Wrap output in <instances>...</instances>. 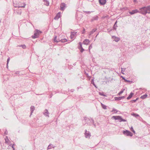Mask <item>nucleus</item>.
Segmentation results:
<instances>
[{
	"label": "nucleus",
	"mask_w": 150,
	"mask_h": 150,
	"mask_svg": "<svg viewBox=\"0 0 150 150\" xmlns=\"http://www.w3.org/2000/svg\"><path fill=\"white\" fill-rule=\"evenodd\" d=\"M42 33L40 30L38 29H36L35 30L34 35L32 36L33 38L35 39L38 38L40 34Z\"/></svg>",
	"instance_id": "obj_1"
},
{
	"label": "nucleus",
	"mask_w": 150,
	"mask_h": 150,
	"mask_svg": "<svg viewBox=\"0 0 150 150\" xmlns=\"http://www.w3.org/2000/svg\"><path fill=\"white\" fill-rule=\"evenodd\" d=\"M139 10L140 11L139 13L144 15H145L147 13H148V11H147L146 6H144L140 8Z\"/></svg>",
	"instance_id": "obj_2"
},
{
	"label": "nucleus",
	"mask_w": 150,
	"mask_h": 150,
	"mask_svg": "<svg viewBox=\"0 0 150 150\" xmlns=\"http://www.w3.org/2000/svg\"><path fill=\"white\" fill-rule=\"evenodd\" d=\"M112 118L115 120H118L119 122L127 121L126 120L122 119V117L120 116H113Z\"/></svg>",
	"instance_id": "obj_3"
},
{
	"label": "nucleus",
	"mask_w": 150,
	"mask_h": 150,
	"mask_svg": "<svg viewBox=\"0 0 150 150\" xmlns=\"http://www.w3.org/2000/svg\"><path fill=\"white\" fill-rule=\"evenodd\" d=\"M122 132L124 135L126 136L132 137L133 135V134L128 130H124Z\"/></svg>",
	"instance_id": "obj_4"
},
{
	"label": "nucleus",
	"mask_w": 150,
	"mask_h": 150,
	"mask_svg": "<svg viewBox=\"0 0 150 150\" xmlns=\"http://www.w3.org/2000/svg\"><path fill=\"white\" fill-rule=\"evenodd\" d=\"M85 132L84 133L85 137L86 138L89 137L91 136V134L89 131H87L86 129L85 130Z\"/></svg>",
	"instance_id": "obj_5"
},
{
	"label": "nucleus",
	"mask_w": 150,
	"mask_h": 150,
	"mask_svg": "<svg viewBox=\"0 0 150 150\" xmlns=\"http://www.w3.org/2000/svg\"><path fill=\"white\" fill-rule=\"evenodd\" d=\"M139 11L137 9H136L135 10H132L131 11L129 12V13L131 15H132L136 13H139Z\"/></svg>",
	"instance_id": "obj_6"
},
{
	"label": "nucleus",
	"mask_w": 150,
	"mask_h": 150,
	"mask_svg": "<svg viewBox=\"0 0 150 150\" xmlns=\"http://www.w3.org/2000/svg\"><path fill=\"white\" fill-rule=\"evenodd\" d=\"M60 10L61 11H64L65 7H66V4L64 3H61L60 6Z\"/></svg>",
	"instance_id": "obj_7"
},
{
	"label": "nucleus",
	"mask_w": 150,
	"mask_h": 150,
	"mask_svg": "<svg viewBox=\"0 0 150 150\" xmlns=\"http://www.w3.org/2000/svg\"><path fill=\"white\" fill-rule=\"evenodd\" d=\"M125 98V96L119 97H115L114 98L115 100H120L121 99H124Z\"/></svg>",
	"instance_id": "obj_8"
},
{
	"label": "nucleus",
	"mask_w": 150,
	"mask_h": 150,
	"mask_svg": "<svg viewBox=\"0 0 150 150\" xmlns=\"http://www.w3.org/2000/svg\"><path fill=\"white\" fill-rule=\"evenodd\" d=\"M50 113L48 112V110L47 109H45L44 112V115L46 116L49 117V114Z\"/></svg>",
	"instance_id": "obj_9"
},
{
	"label": "nucleus",
	"mask_w": 150,
	"mask_h": 150,
	"mask_svg": "<svg viewBox=\"0 0 150 150\" xmlns=\"http://www.w3.org/2000/svg\"><path fill=\"white\" fill-rule=\"evenodd\" d=\"M100 4L101 5H104L106 2V0H99Z\"/></svg>",
	"instance_id": "obj_10"
},
{
	"label": "nucleus",
	"mask_w": 150,
	"mask_h": 150,
	"mask_svg": "<svg viewBox=\"0 0 150 150\" xmlns=\"http://www.w3.org/2000/svg\"><path fill=\"white\" fill-rule=\"evenodd\" d=\"M61 13L60 12H59L57 14L56 16L54 17V19L57 20L60 17Z\"/></svg>",
	"instance_id": "obj_11"
},
{
	"label": "nucleus",
	"mask_w": 150,
	"mask_h": 150,
	"mask_svg": "<svg viewBox=\"0 0 150 150\" xmlns=\"http://www.w3.org/2000/svg\"><path fill=\"white\" fill-rule=\"evenodd\" d=\"M89 42L90 41L88 39H86L83 41V43L84 45H88Z\"/></svg>",
	"instance_id": "obj_12"
},
{
	"label": "nucleus",
	"mask_w": 150,
	"mask_h": 150,
	"mask_svg": "<svg viewBox=\"0 0 150 150\" xmlns=\"http://www.w3.org/2000/svg\"><path fill=\"white\" fill-rule=\"evenodd\" d=\"M76 34V33L74 32H71V33L70 37L71 39H72L75 35Z\"/></svg>",
	"instance_id": "obj_13"
},
{
	"label": "nucleus",
	"mask_w": 150,
	"mask_h": 150,
	"mask_svg": "<svg viewBox=\"0 0 150 150\" xmlns=\"http://www.w3.org/2000/svg\"><path fill=\"white\" fill-rule=\"evenodd\" d=\"M98 17L97 16L93 17L91 20V21L93 22L94 20H97L98 19Z\"/></svg>",
	"instance_id": "obj_14"
},
{
	"label": "nucleus",
	"mask_w": 150,
	"mask_h": 150,
	"mask_svg": "<svg viewBox=\"0 0 150 150\" xmlns=\"http://www.w3.org/2000/svg\"><path fill=\"white\" fill-rule=\"evenodd\" d=\"M134 94V93H133L131 92L130 94L129 95V96L127 98V99L129 100L133 96Z\"/></svg>",
	"instance_id": "obj_15"
},
{
	"label": "nucleus",
	"mask_w": 150,
	"mask_h": 150,
	"mask_svg": "<svg viewBox=\"0 0 150 150\" xmlns=\"http://www.w3.org/2000/svg\"><path fill=\"white\" fill-rule=\"evenodd\" d=\"M97 30V29H93L91 31L90 33H89V35H92V34H93L94 32H95L96 31V30Z\"/></svg>",
	"instance_id": "obj_16"
},
{
	"label": "nucleus",
	"mask_w": 150,
	"mask_h": 150,
	"mask_svg": "<svg viewBox=\"0 0 150 150\" xmlns=\"http://www.w3.org/2000/svg\"><path fill=\"white\" fill-rule=\"evenodd\" d=\"M112 37L114 38H115V40H114L116 42H118V41H119L120 40V39L119 38H117L116 36H113Z\"/></svg>",
	"instance_id": "obj_17"
},
{
	"label": "nucleus",
	"mask_w": 150,
	"mask_h": 150,
	"mask_svg": "<svg viewBox=\"0 0 150 150\" xmlns=\"http://www.w3.org/2000/svg\"><path fill=\"white\" fill-rule=\"evenodd\" d=\"M147 11L148 13H150V5L146 6Z\"/></svg>",
	"instance_id": "obj_18"
},
{
	"label": "nucleus",
	"mask_w": 150,
	"mask_h": 150,
	"mask_svg": "<svg viewBox=\"0 0 150 150\" xmlns=\"http://www.w3.org/2000/svg\"><path fill=\"white\" fill-rule=\"evenodd\" d=\"M30 112H31V115L32 113L33 112L34 110H35V107L33 106H31L30 108Z\"/></svg>",
	"instance_id": "obj_19"
},
{
	"label": "nucleus",
	"mask_w": 150,
	"mask_h": 150,
	"mask_svg": "<svg viewBox=\"0 0 150 150\" xmlns=\"http://www.w3.org/2000/svg\"><path fill=\"white\" fill-rule=\"evenodd\" d=\"M43 1L45 2V4L47 6L49 5V2L47 0H43Z\"/></svg>",
	"instance_id": "obj_20"
},
{
	"label": "nucleus",
	"mask_w": 150,
	"mask_h": 150,
	"mask_svg": "<svg viewBox=\"0 0 150 150\" xmlns=\"http://www.w3.org/2000/svg\"><path fill=\"white\" fill-rule=\"evenodd\" d=\"M67 39H61L60 40H59V42H67Z\"/></svg>",
	"instance_id": "obj_21"
},
{
	"label": "nucleus",
	"mask_w": 150,
	"mask_h": 150,
	"mask_svg": "<svg viewBox=\"0 0 150 150\" xmlns=\"http://www.w3.org/2000/svg\"><path fill=\"white\" fill-rule=\"evenodd\" d=\"M57 37V36H54V39H53V41L54 42H56L57 43L59 42V41H57L56 40Z\"/></svg>",
	"instance_id": "obj_22"
},
{
	"label": "nucleus",
	"mask_w": 150,
	"mask_h": 150,
	"mask_svg": "<svg viewBox=\"0 0 150 150\" xmlns=\"http://www.w3.org/2000/svg\"><path fill=\"white\" fill-rule=\"evenodd\" d=\"M117 21H116L115 22V24L113 27V29L114 30H116V27H117Z\"/></svg>",
	"instance_id": "obj_23"
},
{
	"label": "nucleus",
	"mask_w": 150,
	"mask_h": 150,
	"mask_svg": "<svg viewBox=\"0 0 150 150\" xmlns=\"http://www.w3.org/2000/svg\"><path fill=\"white\" fill-rule=\"evenodd\" d=\"M101 106H102V108L104 109H107V108H106V107L107 106L104 105V104H103V103H101Z\"/></svg>",
	"instance_id": "obj_24"
},
{
	"label": "nucleus",
	"mask_w": 150,
	"mask_h": 150,
	"mask_svg": "<svg viewBox=\"0 0 150 150\" xmlns=\"http://www.w3.org/2000/svg\"><path fill=\"white\" fill-rule=\"evenodd\" d=\"M147 96V95L146 94H145L141 97V98L144 99Z\"/></svg>",
	"instance_id": "obj_25"
},
{
	"label": "nucleus",
	"mask_w": 150,
	"mask_h": 150,
	"mask_svg": "<svg viewBox=\"0 0 150 150\" xmlns=\"http://www.w3.org/2000/svg\"><path fill=\"white\" fill-rule=\"evenodd\" d=\"M122 79L124 80L125 82H130V81L128 80H127V79H125V78L123 76H122Z\"/></svg>",
	"instance_id": "obj_26"
},
{
	"label": "nucleus",
	"mask_w": 150,
	"mask_h": 150,
	"mask_svg": "<svg viewBox=\"0 0 150 150\" xmlns=\"http://www.w3.org/2000/svg\"><path fill=\"white\" fill-rule=\"evenodd\" d=\"M125 90V89H122V90L118 94V95L119 96H120L122 93Z\"/></svg>",
	"instance_id": "obj_27"
},
{
	"label": "nucleus",
	"mask_w": 150,
	"mask_h": 150,
	"mask_svg": "<svg viewBox=\"0 0 150 150\" xmlns=\"http://www.w3.org/2000/svg\"><path fill=\"white\" fill-rule=\"evenodd\" d=\"M5 139V143H6V144L8 143V141H9V140L7 136L6 137V138Z\"/></svg>",
	"instance_id": "obj_28"
},
{
	"label": "nucleus",
	"mask_w": 150,
	"mask_h": 150,
	"mask_svg": "<svg viewBox=\"0 0 150 150\" xmlns=\"http://www.w3.org/2000/svg\"><path fill=\"white\" fill-rule=\"evenodd\" d=\"M79 46L78 47V48L79 49H81L82 48H83L82 45V43L81 42H79Z\"/></svg>",
	"instance_id": "obj_29"
},
{
	"label": "nucleus",
	"mask_w": 150,
	"mask_h": 150,
	"mask_svg": "<svg viewBox=\"0 0 150 150\" xmlns=\"http://www.w3.org/2000/svg\"><path fill=\"white\" fill-rule=\"evenodd\" d=\"M132 115L133 116L137 117H139V115L137 113H133L132 114Z\"/></svg>",
	"instance_id": "obj_30"
},
{
	"label": "nucleus",
	"mask_w": 150,
	"mask_h": 150,
	"mask_svg": "<svg viewBox=\"0 0 150 150\" xmlns=\"http://www.w3.org/2000/svg\"><path fill=\"white\" fill-rule=\"evenodd\" d=\"M19 46L22 47L24 49H25L26 48V46L25 45H19Z\"/></svg>",
	"instance_id": "obj_31"
},
{
	"label": "nucleus",
	"mask_w": 150,
	"mask_h": 150,
	"mask_svg": "<svg viewBox=\"0 0 150 150\" xmlns=\"http://www.w3.org/2000/svg\"><path fill=\"white\" fill-rule=\"evenodd\" d=\"M91 122L93 124V125L95 127H96V125L94 124V120H93V119H91Z\"/></svg>",
	"instance_id": "obj_32"
},
{
	"label": "nucleus",
	"mask_w": 150,
	"mask_h": 150,
	"mask_svg": "<svg viewBox=\"0 0 150 150\" xmlns=\"http://www.w3.org/2000/svg\"><path fill=\"white\" fill-rule=\"evenodd\" d=\"M114 111H115V113H117V112H118V111L115 108H113L112 110V112H113Z\"/></svg>",
	"instance_id": "obj_33"
},
{
	"label": "nucleus",
	"mask_w": 150,
	"mask_h": 150,
	"mask_svg": "<svg viewBox=\"0 0 150 150\" xmlns=\"http://www.w3.org/2000/svg\"><path fill=\"white\" fill-rule=\"evenodd\" d=\"M130 129L134 133H135V131L133 129V128L132 127L131 128V129Z\"/></svg>",
	"instance_id": "obj_34"
},
{
	"label": "nucleus",
	"mask_w": 150,
	"mask_h": 150,
	"mask_svg": "<svg viewBox=\"0 0 150 150\" xmlns=\"http://www.w3.org/2000/svg\"><path fill=\"white\" fill-rule=\"evenodd\" d=\"M92 48V44L90 45L88 49L90 51V49H91Z\"/></svg>",
	"instance_id": "obj_35"
},
{
	"label": "nucleus",
	"mask_w": 150,
	"mask_h": 150,
	"mask_svg": "<svg viewBox=\"0 0 150 150\" xmlns=\"http://www.w3.org/2000/svg\"><path fill=\"white\" fill-rule=\"evenodd\" d=\"M79 50H80V52L81 53L83 52V51H84V50L83 48H82L81 49H80Z\"/></svg>",
	"instance_id": "obj_36"
},
{
	"label": "nucleus",
	"mask_w": 150,
	"mask_h": 150,
	"mask_svg": "<svg viewBox=\"0 0 150 150\" xmlns=\"http://www.w3.org/2000/svg\"><path fill=\"white\" fill-rule=\"evenodd\" d=\"M99 94L101 96H106V95L104 94L103 93H102L99 92Z\"/></svg>",
	"instance_id": "obj_37"
},
{
	"label": "nucleus",
	"mask_w": 150,
	"mask_h": 150,
	"mask_svg": "<svg viewBox=\"0 0 150 150\" xmlns=\"http://www.w3.org/2000/svg\"><path fill=\"white\" fill-rule=\"evenodd\" d=\"M136 102V100H131L130 101V102L131 103H134L135 102Z\"/></svg>",
	"instance_id": "obj_38"
},
{
	"label": "nucleus",
	"mask_w": 150,
	"mask_h": 150,
	"mask_svg": "<svg viewBox=\"0 0 150 150\" xmlns=\"http://www.w3.org/2000/svg\"><path fill=\"white\" fill-rule=\"evenodd\" d=\"M10 59V58L9 57L7 59V63L8 64V63H9V61Z\"/></svg>",
	"instance_id": "obj_39"
},
{
	"label": "nucleus",
	"mask_w": 150,
	"mask_h": 150,
	"mask_svg": "<svg viewBox=\"0 0 150 150\" xmlns=\"http://www.w3.org/2000/svg\"><path fill=\"white\" fill-rule=\"evenodd\" d=\"M25 5L26 4H24L23 6H20L19 7L24 8Z\"/></svg>",
	"instance_id": "obj_40"
},
{
	"label": "nucleus",
	"mask_w": 150,
	"mask_h": 150,
	"mask_svg": "<svg viewBox=\"0 0 150 150\" xmlns=\"http://www.w3.org/2000/svg\"><path fill=\"white\" fill-rule=\"evenodd\" d=\"M8 134V132L7 130H6L5 132H4V134H5L7 135Z\"/></svg>",
	"instance_id": "obj_41"
},
{
	"label": "nucleus",
	"mask_w": 150,
	"mask_h": 150,
	"mask_svg": "<svg viewBox=\"0 0 150 150\" xmlns=\"http://www.w3.org/2000/svg\"><path fill=\"white\" fill-rule=\"evenodd\" d=\"M85 13H86L89 14V13H90L91 12H90L89 11H85Z\"/></svg>",
	"instance_id": "obj_42"
},
{
	"label": "nucleus",
	"mask_w": 150,
	"mask_h": 150,
	"mask_svg": "<svg viewBox=\"0 0 150 150\" xmlns=\"http://www.w3.org/2000/svg\"><path fill=\"white\" fill-rule=\"evenodd\" d=\"M74 90V89H71L70 90V91L71 92H73Z\"/></svg>",
	"instance_id": "obj_43"
},
{
	"label": "nucleus",
	"mask_w": 150,
	"mask_h": 150,
	"mask_svg": "<svg viewBox=\"0 0 150 150\" xmlns=\"http://www.w3.org/2000/svg\"><path fill=\"white\" fill-rule=\"evenodd\" d=\"M121 69H122V73H123L122 71L124 72L125 71V70H123V69L122 68H121ZM125 69H124V70H125Z\"/></svg>",
	"instance_id": "obj_44"
},
{
	"label": "nucleus",
	"mask_w": 150,
	"mask_h": 150,
	"mask_svg": "<svg viewBox=\"0 0 150 150\" xmlns=\"http://www.w3.org/2000/svg\"><path fill=\"white\" fill-rule=\"evenodd\" d=\"M50 145H49L47 147V149H50L51 148L50 147Z\"/></svg>",
	"instance_id": "obj_45"
},
{
	"label": "nucleus",
	"mask_w": 150,
	"mask_h": 150,
	"mask_svg": "<svg viewBox=\"0 0 150 150\" xmlns=\"http://www.w3.org/2000/svg\"><path fill=\"white\" fill-rule=\"evenodd\" d=\"M14 144H13V145H12V148L13 149H15L14 148Z\"/></svg>",
	"instance_id": "obj_46"
},
{
	"label": "nucleus",
	"mask_w": 150,
	"mask_h": 150,
	"mask_svg": "<svg viewBox=\"0 0 150 150\" xmlns=\"http://www.w3.org/2000/svg\"><path fill=\"white\" fill-rule=\"evenodd\" d=\"M85 31V29L84 28H83V32H82V34H83L84 33V32Z\"/></svg>",
	"instance_id": "obj_47"
},
{
	"label": "nucleus",
	"mask_w": 150,
	"mask_h": 150,
	"mask_svg": "<svg viewBox=\"0 0 150 150\" xmlns=\"http://www.w3.org/2000/svg\"><path fill=\"white\" fill-rule=\"evenodd\" d=\"M8 64L7 63V64H6V67H7V68L8 67Z\"/></svg>",
	"instance_id": "obj_48"
},
{
	"label": "nucleus",
	"mask_w": 150,
	"mask_h": 150,
	"mask_svg": "<svg viewBox=\"0 0 150 150\" xmlns=\"http://www.w3.org/2000/svg\"><path fill=\"white\" fill-rule=\"evenodd\" d=\"M139 99V98H137L135 99L136 101Z\"/></svg>",
	"instance_id": "obj_49"
},
{
	"label": "nucleus",
	"mask_w": 150,
	"mask_h": 150,
	"mask_svg": "<svg viewBox=\"0 0 150 150\" xmlns=\"http://www.w3.org/2000/svg\"><path fill=\"white\" fill-rule=\"evenodd\" d=\"M93 85L95 87L97 88V87L96 86V85L94 83H93Z\"/></svg>",
	"instance_id": "obj_50"
},
{
	"label": "nucleus",
	"mask_w": 150,
	"mask_h": 150,
	"mask_svg": "<svg viewBox=\"0 0 150 150\" xmlns=\"http://www.w3.org/2000/svg\"><path fill=\"white\" fill-rule=\"evenodd\" d=\"M124 8V9H125V10H126L127 9V8L126 7H125V8Z\"/></svg>",
	"instance_id": "obj_51"
},
{
	"label": "nucleus",
	"mask_w": 150,
	"mask_h": 150,
	"mask_svg": "<svg viewBox=\"0 0 150 150\" xmlns=\"http://www.w3.org/2000/svg\"><path fill=\"white\" fill-rule=\"evenodd\" d=\"M84 120H86V118L85 117L84 118Z\"/></svg>",
	"instance_id": "obj_52"
},
{
	"label": "nucleus",
	"mask_w": 150,
	"mask_h": 150,
	"mask_svg": "<svg viewBox=\"0 0 150 150\" xmlns=\"http://www.w3.org/2000/svg\"><path fill=\"white\" fill-rule=\"evenodd\" d=\"M136 1V0H134V2H135Z\"/></svg>",
	"instance_id": "obj_53"
},
{
	"label": "nucleus",
	"mask_w": 150,
	"mask_h": 150,
	"mask_svg": "<svg viewBox=\"0 0 150 150\" xmlns=\"http://www.w3.org/2000/svg\"><path fill=\"white\" fill-rule=\"evenodd\" d=\"M60 40L59 39H58L57 40V41H59Z\"/></svg>",
	"instance_id": "obj_54"
}]
</instances>
